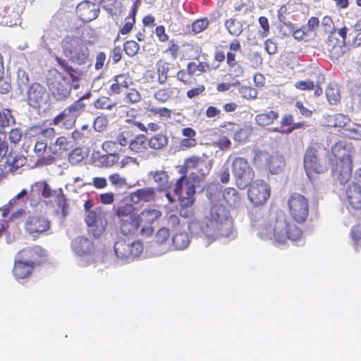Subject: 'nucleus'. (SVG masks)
I'll use <instances>...</instances> for the list:
<instances>
[{
    "mask_svg": "<svg viewBox=\"0 0 361 361\" xmlns=\"http://www.w3.org/2000/svg\"><path fill=\"white\" fill-rule=\"evenodd\" d=\"M25 198L32 209L38 208L42 203L46 205L52 204L50 199H54L55 204L63 212L66 204V198L61 188L52 189L46 180H39L30 185L29 192L25 188L21 190L8 203L0 207L1 216L6 218L11 210L20 206V202H25Z\"/></svg>",
    "mask_w": 361,
    "mask_h": 361,
    "instance_id": "1",
    "label": "nucleus"
},
{
    "mask_svg": "<svg viewBox=\"0 0 361 361\" xmlns=\"http://www.w3.org/2000/svg\"><path fill=\"white\" fill-rule=\"evenodd\" d=\"M302 234L301 228L290 221L282 212L263 222L258 228V235L262 239L273 240L279 244L286 243L288 240L298 241Z\"/></svg>",
    "mask_w": 361,
    "mask_h": 361,
    "instance_id": "2",
    "label": "nucleus"
},
{
    "mask_svg": "<svg viewBox=\"0 0 361 361\" xmlns=\"http://www.w3.org/2000/svg\"><path fill=\"white\" fill-rule=\"evenodd\" d=\"M232 224L229 211L222 204L214 203L209 213L200 224V231L205 236L214 238L217 236L228 235Z\"/></svg>",
    "mask_w": 361,
    "mask_h": 361,
    "instance_id": "3",
    "label": "nucleus"
},
{
    "mask_svg": "<svg viewBox=\"0 0 361 361\" xmlns=\"http://www.w3.org/2000/svg\"><path fill=\"white\" fill-rule=\"evenodd\" d=\"M329 164L328 149L321 143H312L306 149L303 166L307 176L313 180L317 175L327 171Z\"/></svg>",
    "mask_w": 361,
    "mask_h": 361,
    "instance_id": "4",
    "label": "nucleus"
},
{
    "mask_svg": "<svg viewBox=\"0 0 361 361\" xmlns=\"http://www.w3.org/2000/svg\"><path fill=\"white\" fill-rule=\"evenodd\" d=\"M253 166L257 170L268 171L271 174H277L285 166L284 157L277 152H269L258 148L253 149Z\"/></svg>",
    "mask_w": 361,
    "mask_h": 361,
    "instance_id": "5",
    "label": "nucleus"
},
{
    "mask_svg": "<svg viewBox=\"0 0 361 361\" xmlns=\"http://www.w3.org/2000/svg\"><path fill=\"white\" fill-rule=\"evenodd\" d=\"M62 49L64 55L69 60L78 65L87 63L90 51L86 42L78 37H66L62 42Z\"/></svg>",
    "mask_w": 361,
    "mask_h": 361,
    "instance_id": "6",
    "label": "nucleus"
},
{
    "mask_svg": "<svg viewBox=\"0 0 361 361\" xmlns=\"http://www.w3.org/2000/svg\"><path fill=\"white\" fill-rule=\"evenodd\" d=\"M212 166L211 160H208L206 157L192 156L185 160L180 172L182 174L189 173L191 181L198 184L204 180L212 169Z\"/></svg>",
    "mask_w": 361,
    "mask_h": 361,
    "instance_id": "7",
    "label": "nucleus"
},
{
    "mask_svg": "<svg viewBox=\"0 0 361 361\" xmlns=\"http://www.w3.org/2000/svg\"><path fill=\"white\" fill-rule=\"evenodd\" d=\"M288 212L293 221L298 225L305 224L310 215V202L303 195L294 192L287 202Z\"/></svg>",
    "mask_w": 361,
    "mask_h": 361,
    "instance_id": "8",
    "label": "nucleus"
},
{
    "mask_svg": "<svg viewBox=\"0 0 361 361\" xmlns=\"http://www.w3.org/2000/svg\"><path fill=\"white\" fill-rule=\"evenodd\" d=\"M232 171L236 186L240 190L246 188L255 178V171L245 158L235 157L232 163Z\"/></svg>",
    "mask_w": 361,
    "mask_h": 361,
    "instance_id": "9",
    "label": "nucleus"
},
{
    "mask_svg": "<svg viewBox=\"0 0 361 361\" xmlns=\"http://www.w3.org/2000/svg\"><path fill=\"white\" fill-rule=\"evenodd\" d=\"M50 228L51 221L42 215H30L24 223L25 233L35 240L46 234Z\"/></svg>",
    "mask_w": 361,
    "mask_h": 361,
    "instance_id": "10",
    "label": "nucleus"
},
{
    "mask_svg": "<svg viewBox=\"0 0 361 361\" xmlns=\"http://www.w3.org/2000/svg\"><path fill=\"white\" fill-rule=\"evenodd\" d=\"M142 251L143 245L138 240L130 242L126 240H119L114 244L115 254L121 260H133L139 257Z\"/></svg>",
    "mask_w": 361,
    "mask_h": 361,
    "instance_id": "11",
    "label": "nucleus"
},
{
    "mask_svg": "<svg viewBox=\"0 0 361 361\" xmlns=\"http://www.w3.org/2000/svg\"><path fill=\"white\" fill-rule=\"evenodd\" d=\"M270 195L271 188L266 181L256 180L250 183L247 197L254 206L257 207L264 204Z\"/></svg>",
    "mask_w": 361,
    "mask_h": 361,
    "instance_id": "12",
    "label": "nucleus"
},
{
    "mask_svg": "<svg viewBox=\"0 0 361 361\" xmlns=\"http://www.w3.org/2000/svg\"><path fill=\"white\" fill-rule=\"evenodd\" d=\"M161 212L157 209H145L137 215L142 228L141 235L149 237L151 236L154 228L152 224L161 216Z\"/></svg>",
    "mask_w": 361,
    "mask_h": 361,
    "instance_id": "13",
    "label": "nucleus"
},
{
    "mask_svg": "<svg viewBox=\"0 0 361 361\" xmlns=\"http://www.w3.org/2000/svg\"><path fill=\"white\" fill-rule=\"evenodd\" d=\"M331 173L333 176L341 184H346L351 178L353 171V159H343L336 160L331 164Z\"/></svg>",
    "mask_w": 361,
    "mask_h": 361,
    "instance_id": "14",
    "label": "nucleus"
},
{
    "mask_svg": "<svg viewBox=\"0 0 361 361\" xmlns=\"http://www.w3.org/2000/svg\"><path fill=\"white\" fill-rule=\"evenodd\" d=\"M17 258L26 261L36 267L45 260L46 252L40 246L32 245L20 250L17 254Z\"/></svg>",
    "mask_w": 361,
    "mask_h": 361,
    "instance_id": "15",
    "label": "nucleus"
},
{
    "mask_svg": "<svg viewBox=\"0 0 361 361\" xmlns=\"http://www.w3.org/2000/svg\"><path fill=\"white\" fill-rule=\"evenodd\" d=\"M28 104L35 108L46 104L48 94L44 86L39 83H33L27 92Z\"/></svg>",
    "mask_w": 361,
    "mask_h": 361,
    "instance_id": "16",
    "label": "nucleus"
},
{
    "mask_svg": "<svg viewBox=\"0 0 361 361\" xmlns=\"http://www.w3.org/2000/svg\"><path fill=\"white\" fill-rule=\"evenodd\" d=\"M195 187L194 185L189 186L187 188L185 197L180 198L179 214L183 218H190L194 215L193 204L195 203Z\"/></svg>",
    "mask_w": 361,
    "mask_h": 361,
    "instance_id": "17",
    "label": "nucleus"
},
{
    "mask_svg": "<svg viewBox=\"0 0 361 361\" xmlns=\"http://www.w3.org/2000/svg\"><path fill=\"white\" fill-rule=\"evenodd\" d=\"M56 73L59 75L62 81H52V80L49 78L48 79V86L52 96L56 100H63L70 95L71 86L68 82L66 81L65 78L58 72H56Z\"/></svg>",
    "mask_w": 361,
    "mask_h": 361,
    "instance_id": "18",
    "label": "nucleus"
},
{
    "mask_svg": "<svg viewBox=\"0 0 361 361\" xmlns=\"http://www.w3.org/2000/svg\"><path fill=\"white\" fill-rule=\"evenodd\" d=\"M54 137L49 141V149L54 155H59L64 151H72L76 146L75 137H58L54 142Z\"/></svg>",
    "mask_w": 361,
    "mask_h": 361,
    "instance_id": "19",
    "label": "nucleus"
},
{
    "mask_svg": "<svg viewBox=\"0 0 361 361\" xmlns=\"http://www.w3.org/2000/svg\"><path fill=\"white\" fill-rule=\"evenodd\" d=\"M76 12L84 22H90L96 19L99 13V7L89 1H84L78 4Z\"/></svg>",
    "mask_w": 361,
    "mask_h": 361,
    "instance_id": "20",
    "label": "nucleus"
},
{
    "mask_svg": "<svg viewBox=\"0 0 361 361\" xmlns=\"http://www.w3.org/2000/svg\"><path fill=\"white\" fill-rule=\"evenodd\" d=\"M35 266L17 258L14 262L13 274L17 280L25 279L32 274Z\"/></svg>",
    "mask_w": 361,
    "mask_h": 361,
    "instance_id": "21",
    "label": "nucleus"
},
{
    "mask_svg": "<svg viewBox=\"0 0 361 361\" xmlns=\"http://www.w3.org/2000/svg\"><path fill=\"white\" fill-rule=\"evenodd\" d=\"M115 215L119 222L137 216V209L130 202L122 201L114 207Z\"/></svg>",
    "mask_w": 361,
    "mask_h": 361,
    "instance_id": "22",
    "label": "nucleus"
},
{
    "mask_svg": "<svg viewBox=\"0 0 361 361\" xmlns=\"http://www.w3.org/2000/svg\"><path fill=\"white\" fill-rule=\"evenodd\" d=\"M346 200L349 205L355 209H361V185L350 183L345 190Z\"/></svg>",
    "mask_w": 361,
    "mask_h": 361,
    "instance_id": "23",
    "label": "nucleus"
},
{
    "mask_svg": "<svg viewBox=\"0 0 361 361\" xmlns=\"http://www.w3.org/2000/svg\"><path fill=\"white\" fill-rule=\"evenodd\" d=\"M73 250L79 256L88 255L94 251V245L85 237L74 239L71 244Z\"/></svg>",
    "mask_w": 361,
    "mask_h": 361,
    "instance_id": "24",
    "label": "nucleus"
},
{
    "mask_svg": "<svg viewBox=\"0 0 361 361\" xmlns=\"http://www.w3.org/2000/svg\"><path fill=\"white\" fill-rule=\"evenodd\" d=\"M331 152L336 160L352 159V144L343 140L339 141L332 147Z\"/></svg>",
    "mask_w": 361,
    "mask_h": 361,
    "instance_id": "25",
    "label": "nucleus"
},
{
    "mask_svg": "<svg viewBox=\"0 0 361 361\" xmlns=\"http://www.w3.org/2000/svg\"><path fill=\"white\" fill-rule=\"evenodd\" d=\"M13 122L14 120L10 110L4 109L2 111L0 110V127L2 128V130H0V134L6 135L11 133L12 135H22L18 129H9L10 123Z\"/></svg>",
    "mask_w": 361,
    "mask_h": 361,
    "instance_id": "26",
    "label": "nucleus"
},
{
    "mask_svg": "<svg viewBox=\"0 0 361 361\" xmlns=\"http://www.w3.org/2000/svg\"><path fill=\"white\" fill-rule=\"evenodd\" d=\"M223 197L228 206L233 209L240 207L243 203L240 194L233 188H226L223 192Z\"/></svg>",
    "mask_w": 361,
    "mask_h": 361,
    "instance_id": "27",
    "label": "nucleus"
},
{
    "mask_svg": "<svg viewBox=\"0 0 361 361\" xmlns=\"http://www.w3.org/2000/svg\"><path fill=\"white\" fill-rule=\"evenodd\" d=\"M140 226L137 216L120 222V231L126 236L137 233Z\"/></svg>",
    "mask_w": 361,
    "mask_h": 361,
    "instance_id": "28",
    "label": "nucleus"
},
{
    "mask_svg": "<svg viewBox=\"0 0 361 361\" xmlns=\"http://www.w3.org/2000/svg\"><path fill=\"white\" fill-rule=\"evenodd\" d=\"M190 178H187V173L183 174L178 179L176 180L174 186H173V192L178 196V200L181 197H185L187 188L189 186L195 185V183H191L190 182Z\"/></svg>",
    "mask_w": 361,
    "mask_h": 361,
    "instance_id": "29",
    "label": "nucleus"
},
{
    "mask_svg": "<svg viewBox=\"0 0 361 361\" xmlns=\"http://www.w3.org/2000/svg\"><path fill=\"white\" fill-rule=\"evenodd\" d=\"M46 139L36 142L35 145V152L38 157L47 158V159H54V154L49 149V141L51 137H45Z\"/></svg>",
    "mask_w": 361,
    "mask_h": 361,
    "instance_id": "30",
    "label": "nucleus"
},
{
    "mask_svg": "<svg viewBox=\"0 0 361 361\" xmlns=\"http://www.w3.org/2000/svg\"><path fill=\"white\" fill-rule=\"evenodd\" d=\"M327 50L329 53V56L333 60H338L343 56L345 51V47L343 44L341 45L334 43V37L331 35L328 39Z\"/></svg>",
    "mask_w": 361,
    "mask_h": 361,
    "instance_id": "31",
    "label": "nucleus"
},
{
    "mask_svg": "<svg viewBox=\"0 0 361 361\" xmlns=\"http://www.w3.org/2000/svg\"><path fill=\"white\" fill-rule=\"evenodd\" d=\"M27 163V159L22 154H12L10 153L7 157L6 161V166H9L11 171H15L20 167L23 166Z\"/></svg>",
    "mask_w": 361,
    "mask_h": 361,
    "instance_id": "32",
    "label": "nucleus"
},
{
    "mask_svg": "<svg viewBox=\"0 0 361 361\" xmlns=\"http://www.w3.org/2000/svg\"><path fill=\"white\" fill-rule=\"evenodd\" d=\"M228 33L233 37H238L243 31V23L235 18H229L224 23Z\"/></svg>",
    "mask_w": 361,
    "mask_h": 361,
    "instance_id": "33",
    "label": "nucleus"
},
{
    "mask_svg": "<svg viewBox=\"0 0 361 361\" xmlns=\"http://www.w3.org/2000/svg\"><path fill=\"white\" fill-rule=\"evenodd\" d=\"M301 123H294L293 116L290 114L285 115L281 121V126L278 132L284 134L290 133L293 129L300 128Z\"/></svg>",
    "mask_w": 361,
    "mask_h": 361,
    "instance_id": "34",
    "label": "nucleus"
},
{
    "mask_svg": "<svg viewBox=\"0 0 361 361\" xmlns=\"http://www.w3.org/2000/svg\"><path fill=\"white\" fill-rule=\"evenodd\" d=\"M279 118L277 112L270 111L268 112L258 114L255 117V121L259 126H266L274 122V120Z\"/></svg>",
    "mask_w": 361,
    "mask_h": 361,
    "instance_id": "35",
    "label": "nucleus"
},
{
    "mask_svg": "<svg viewBox=\"0 0 361 361\" xmlns=\"http://www.w3.org/2000/svg\"><path fill=\"white\" fill-rule=\"evenodd\" d=\"M147 147V137H135L129 143L130 149L136 153L143 152Z\"/></svg>",
    "mask_w": 361,
    "mask_h": 361,
    "instance_id": "36",
    "label": "nucleus"
},
{
    "mask_svg": "<svg viewBox=\"0 0 361 361\" xmlns=\"http://www.w3.org/2000/svg\"><path fill=\"white\" fill-rule=\"evenodd\" d=\"M189 237L186 233L181 232L175 234L172 238V244L176 250H183L189 245Z\"/></svg>",
    "mask_w": 361,
    "mask_h": 361,
    "instance_id": "37",
    "label": "nucleus"
},
{
    "mask_svg": "<svg viewBox=\"0 0 361 361\" xmlns=\"http://www.w3.org/2000/svg\"><path fill=\"white\" fill-rule=\"evenodd\" d=\"M326 96L331 104H336L341 99L338 86L336 84H330L326 88Z\"/></svg>",
    "mask_w": 361,
    "mask_h": 361,
    "instance_id": "38",
    "label": "nucleus"
},
{
    "mask_svg": "<svg viewBox=\"0 0 361 361\" xmlns=\"http://www.w3.org/2000/svg\"><path fill=\"white\" fill-rule=\"evenodd\" d=\"M154 181L159 185V190H164L169 188V176L164 171H157L153 175Z\"/></svg>",
    "mask_w": 361,
    "mask_h": 361,
    "instance_id": "39",
    "label": "nucleus"
},
{
    "mask_svg": "<svg viewBox=\"0 0 361 361\" xmlns=\"http://www.w3.org/2000/svg\"><path fill=\"white\" fill-rule=\"evenodd\" d=\"M155 190L152 188H145L137 190L135 192V195L137 200L143 202H149L155 197Z\"/></svg>",
    "mask_w": 361,
    "mask_h": 361,
    "instance_id": "40",
    "label": "nucleus"
},
{
    "mask_svg": "<svg viewBox=\"0 0 361 361\" xmlns=\"http://www.w3.org/2000/svg\"><path fill=\"white\" fill-rule=\"evenodd\" d=\"M27 133L32 135H53L56 133V131L53 127H47L43 124L30 128Z\"/></svg>",
    "mask_w": 361,
    "mask_h": 361,
    "instance_id": "41",
    "label": "nucleus"
},
{
    "mask_svg": "<svg viewBox=\"0 0 361 361\" xmlns=\"http://www.w3.org/2000/svg\"><path fill=\"white\" fill-rule=\"evenodd\" d=\"M168 143V137H147V147L153 149H160Z\"/></svg>",
    "mask_w": 361,
    "mask_h": 361,
    "instance_id": "42",
    "label": "nucleus"
},
{
    "mask_svg": "<svg viewBox=\"0 0 361 361\" xmlns=\"http://www.w3.org/2000/svg\"><path fill=\"white\" fill-rule=\"evenodd\" d=\"M26 214V210L24 208H19L13 212L11 210L9 213L10 216H7L8 219L6 220V221L7 223H14L18 224L25 217Z\"/></svg>",
    "mask_w": 361,
    "mask_h": 361,
    "instance_id": "43",
    "label": "nucleus"
},
{
    "mask_svg": "<svg viewBox=\"0 0 361 361\" xmlns=\"http://www.w3.org/2000/svg\"><path fill=\"white\" fill-rule=\"evenodd\" d=\"M188 71L190 75L197 74L199 75L201 73L205 72L209 66L207 63L204 62H200L198 63L195 62H190L188 64Z\"/></svg>",
    "mask_w": 361,
    "mask_h": 361,
    "instance_id": "44",
    "label": "nucleus"
},
{
    "mask_svg": "<svg viewBox=\"0 0 361 361\" xmlns=\"http://www.w3.org/2000/svg\"><path fill=\"white\" fill-rule=\"evenodd\" d=\"M170 236L169 229L165 227L159 228L154 236V242L157 245L165 244Z\"/></svg>",
    "mask_w": 361,
    "mask_h": 361,
    "instance_id": "45",
    "label": "nucleus"
},
{
    "mask_svg": "<svg viewBox=\"0 0 361 361\" xmlns=\"http://www.w3.org/2000/svg\"><path fill=\"white\" fill-rule=\"evenodd\" d=\"M102 149L107 154H118V152L121 150L120 144L116 140H107L102 144Z\"/></svg>",
    "mask_w": 361,
    "mask_h": 361,
    "instance_id": "46",
    "label": "nucleus"
},
{
    "mask_svg": "<svg viewBox=\"0 0 361 361\" xmlns=\"http://www.w3.org/2000/svg\"><path fill=\"white\" fill-rule=\"evenodd\" d=\"M173 94V91L170 88L161 89L154 93V98L160 102H166Z\"/></svg>",
    "mask_w": 361,
    "mask_h": 361,
    "instance_id": "47",
    "label": "nucleus"
},
{
    "mask_svg": "<svg viewBox=\"0 0 361 361\" xmlns=\"http://www.w3.org/2000/svg\"><path fill=\"white\" fill-rule=\"evenodd\" d=\"M136 8L134 7L132 10L131 16L130 18H126V22L125 25L121 29V32L123 35H126L131 31L133 26L135 22V17L136 15Z\"/></svg>",
    "mask_w": 361,
    "mask_h": 361,
    "instance_id": "48",
    "label": "nucleus"
},
{
    "mask_svg": "<svg viewBox=\"0 0 361 361\" xmlns=\"http://www.w3.org/2000/svg\"><path fill=\"white\" fill-rule=\"evenodd\" d=\"M56 60L58 64L67 73L69 74L70 77L73 80H77V77L75 75L76 71L68 65V62L58 56L56 57Z\"/></svg>",
    "mask_w": 361,
    "mask_h": 361,
    "instance_id": "49",
    "label": "nucleus"
},
{
    "mask_svg": "<svg viewBox=\"0 0 361 361\" xmlns=\"http://www.w3.org/2000/svg\"><path fill=\"white\" fill-rule=\"evenodd\" d=\"M123 49L126 51V54L132 57L137 54L139 51V45L138 44L133 40L127 41L123 46Z\"/></svg>",
    "mask_w": 361,
    "mask_h": 361,
    "instance_id": "50",
    "label": "nucleus"
},
{
    "mask_svg": "<svg viewBox=\"0 0 361 361\" xmlns=\"http://www.w3.org/2000/svg\"><path fill=\"white\" fill-rule=\"evenodd\" d=\"M241 96L247 99H253L257 97L258 92L256 89L250 86H243L239 88Z\"/></svg>",
    "mask_w": 361,
    "mask_h": 361,
    "instance_id": "51",
    "label": "nucleus"
},
{
    "mask_svg": "<svg viewBox=\"0 0 361 361\" xmlns=\"http://www.w3.org/2000/svg\"><path fill=\"white\" fill-rule=\"evenodd\" d=\"M83 157L82 148L80 147H75L68 155L69 161L72 164H76L81 161L83 159Z\"/></svg>",
    "mask_w": 361,
    "mask_h": 361,
    "instance_id": "52",
    "label": "nucleus"
},
{
    "mask_svg": "<svg viewBox=\"0 0 361 361\" xmlns=\"http://www.w3.org/2000/svg\"><path fill=\"white\" fill-rule=\"evenodd\" d=\"M321 26L325 32L332 35L336 31L334 22L329 16H325L323 18Z\"/></svg>",
    "mask_w": 361,
    "mask_h": 361,
    "instance_id": "53",
    "label": "nucleus"
},
{
    "mask_svg": "<svg viewBox=\"0 0 361 361\" xmlns=\"http://www.w3.org/2000/svg\"><path fill=\"white\" fill-rule=\"evenodd\" d=\"M226 130L223 131V133H228L231 135H237L239 134L245 133L243 132V129L238 124L233 123H228L225 126Z\"/></svg>",
    "mask_w": 361,
    "mask_h": 361,
    "instance_id": "54",
    "label": "nucleus"
},
{
    "mask_svg": "<svg viewBox=\"0 0 361 361\" xmlns=\"http://www.w3.org/2000/svg\"><path fill=\"white\" fill-rule=\"evenodd\" d=\"M16 77L19 88H22L23 86H25L29 81L27 73L23 69H18L16 72Z\"/></svg>",
    "mask_w": 361,
    "mask_h": 361,
    "instance_id": "55",
    "label": "nucleus"
},
{
    "mask_svg": "<svg viewBox=\"0 0 361 361\" xmlns=\"http://www.w3.org/2000/svg\"><path fill=\"white\" fill-rule=\"evenodd\" d=\"M111 183L116 187H123L127 184L126 180L118 173H113L109 176Z\"/></svg>",
    "mask_w": 361,
    "mask_h": 361,
    "instance_id": "56",
    "label": "nucleus"
},
{
    "mask_svg": "<svg viewBox=\"0 0 361 361\" xmlns=\"http://www.w3.org/2000/svg\"><path fill=\"white\" fill-rule=\"evenodd\" d=\"M217 177L222 183H228L230 180V173L228 165H224L221 167L217 173Z\"/></svg>",
    "mask_w": 361,
    "mask_h": 361,
    "instance_id": "57",
    "label": "nucleus"
},
{
    "mask_svg": "<svg viewBox=\"0 0 361 361\" xmlns=\"http://www.w3.org/2000/svg\"><path fill=\"white\" fill-rule=\"evenodd\" d=\"M169 71V66L166 64L160 65L158 67V81L160 84L164 83L168 78L167 73Z\"/></svg>",
    "mask_w": 361,
    "mask_h": 361,
    "instance_id": "58",
    "label": "nucleus"
},
{
    "mask_svg": "<svg viewBox=\"0 0 361 361\" xmlns=\"http://www.w3.org/2000/svg\"><path fill=\"white\" fill-rule=\"evenodd\" d=\"M100 216V214H97L95 211H89L86 217L85 222L88 226H97V221Z\"/></svg>",
    "mask_w": 361,
    "mask_h": 361,
    "instance_id": "59",
    "label": "nucleus"
},
{
    "mask_svg": "<svg viewBox=\"0 0 361 361\" xmlns=\"http://www.w3.org/2000/svg\"><path fill=\"white\" fill-rule=\"evenodd\" d=\"M109 102V99L106 97L99 98L94 102V106L97 109H106L111 110L115 106V104H110Z\"/></svg>",
    "mask_w": 361,
    "mask_h": 361,
    "instance_id": "60",
    "label": "nucleus"
},
{
    "mask_svg": "<svg viewBox=\"0 0 361 361\" xmlns=\"http://www.w3.org/2000/svg\"><path fill=\"white\" fill-rule=\"evenodd\" d=\"M209 21L207 19L197 20L192 23V30L195 33H200L207 28Z\"/></svg>",
    "mask_w": 361,
    "mask_h": 361,
    "instance_id": "61",
    "label": "nucleus"
},
{
    "mask_svg": "<svg viewBox=\"0 0 361 361\" xmlns=\"http://www.w3.org/2000/svg\"><path fill=\"white\" fill-rule=\"evenodd\" d=\"M352 239L361 247V225H355L351 229Z\"/></svg>",
    "mask_w": 361,
    "mask_h": 361,
    "instance_id": "62",
    "label": "nucleus"
},
{
    "mask_svg": "<svg viewBox=\"0 0 361 361\" xmlns=\"http://www.w3.org/2000/svg\"><path fill=\"white\" fill-rule=\"evenodd\" d=\"M85 107V104L82 102V99H80L69 107L68 111L73 116H75L82 111Z\"/></svg>",
    "mask_w": 361,
    "mask_h": 361,
    "instance_id": "63",
    "label": "nucleus"
},
{
    "mask_svg": "<svg viewBox=\"0 0 361 361\" xmlns=\"http://www.w3.org/2000/svg\"><path fill=\"white\" fill-rule=\"evenodd\" d=\"M118 154H107L106 156L102 157V164L106 166H112L118 161Z\"/></svg>",
    "mask_w": 361,
    "mask_h": 361,
    "instance_id": "64",
    "label": "nucleus"
}]
</instances>
